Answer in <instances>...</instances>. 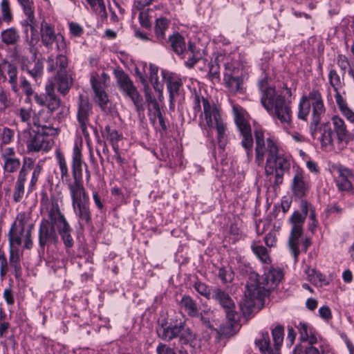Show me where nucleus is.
Returning <instances> with one entry per match:
<instances>
[{
  "label": "nucleus",
  "instance_id": "nucleus-10",
  "mask_svg": "<svg viewBox=\"0 0 354 354\" xmlns=\"http://www.w3.org/2000/svg\"><path fill=\"white\" fill-rule=\"evenodd\" d=\"M114 75L116 78L117 85L122 94L125 97L131 99L137 111L140 112L143 111L142 97L139 93L129 75L122 70L115 71Z\"/></svg>",
  "mask_w": 354,
  "mask_h": 354
},
{
  "label": "nucleus",
  "instance_id": "nucleus-31",
  "mask_svg": "<svg viewBox=\"0 0 354 354\" xmlns=\"http://www.w3.org/2000/svg\"><path fill=\"white\" fill-rule=\"evenodd\" d=\"M302 234L303 232L301 231H290V234L288 239V246L294 257L295 263L297 262L298 256L300 253L299 245L301 243Z\"/></svg>",
  "mask_w": 354,
  "mask_h": 354
},
{
  "label": "nucleus",
  "instance_id": "nucleus-43",
  "mask_svg": "<svg viewBox=\"0 0 354 354\" xmlns=\"http://www.w3.org/2000/svg\"><path fill=\"white\" fill-rule=\"evenodd\" d=\"M251 248L255 255L261 260L262 263H270V258L268 255V250L265 247L259 245L257 242H254L251 245Z\"/></svg>",
  "mask_w": 354,
  "mask_h": 354
},
{
  "label": "nucleus",
  "instance_id": "nucleus-20",
  "mask_svg": "<svg viewBox=\"0 0 354 354\" xmlns=\"http://www.w3.org/2000/svg\"><path fill=\"white\" fill-rule=\"evenodd\" d=\"M85 163L82 160V153L80 147L75 144L72 153V182H82L83 169L85 168Z\"/></svg>",
  "mask_w": 354,
  "mask_h": 354
},
{
  "label": "nucleus",
  "instance_id": "nucleus-57",
  "mask_svg": "<svg viewBox=\"0 0 354 354\" xmlns=\"http://www.w3.org/2000/svg\"><path fill=\"white\" fill-rule=\"evenodd\" d=\"M23 8L26 17H30L32 19L34 15L33 2L32 0H17Z\"/></svg>",
  "mask_w": 354,
  "mask_h": 354
},
{
  "label": "nucleus",
  "instance_id": "nucleus-36",
  "mask_svg": "<svg viewBox=\"0 0 354 354\" xmlns=\"http://www.w3.org/2000/svg\"><path fill=\"white\" fill-rule=\"evenodd\" d=\"M167 89L169 93V100L171 106L174 105V99L179 95V90L182 86L181 82L173 77H169L166 79Z\"/></svg>",
  "mask_w": 354,
  "mask_h": 354
},
{
  "label": "nucleus",
  "instance_id": "nucleus-21",
  "mask_svg": "<svg viewBox=\"0 0 354 354\" xmlns=\"http://www.w3.org/2000/svg\"><path fill=\"white\" fill-rule=\"evenodd\" d=\"M6 74L9 77V82L11 84L12 90L15 92L18 91L17 88V68L8 61L2 60L0 62V82H6L7 80Z\"/></svg>",
  "mask_w": 354,
  "mask_h": 354
},
{
  "label": "nucleus",
  "instance_id": "nucleus-8",
  "mask_svg": "<svg viewBox=\"0 0 354 354\" xmlns=\"http://www.w3.org/2000/svg\"><path fill=\"white\" fill-rule=\"evenodd\" d=\"M269 293L261 277L256 272H250L245 285V305L247 307L254 306L256 300H263Z\"/></svg>",
  "mask_w": 354,
  "mask_h": 354
},
{
  "label": "nucleus",
  "instance_id": "nucleus-2",
  "mask_svg": "<svg viewBox=\"0 0 354 354\" xmlns=\"http://www.w3.org/2000/svg\"><path fill=\"white\" fill-rule=\"evenodd\" d=\"M312 107V121L310 131L313 136L317 130V126L320 123L326 113L322 94L317 90H312L308 95L303 96L299 104L298 118L306 120Z\"/></svg>",
  "mask_w": 354,
  "mask_h": 354
},
{
  "label": "nucleus",
  "instance_id": "nucleus-18",
  "mask_svg": "<svg viewBox=\"0 0 354 354\" xmlns=\"http://www.w3.org/2000/svg\"><path fill=\"white\" fill-rule=\"evenodd\" d=\"M212 298L217 301L226 313L227 318L230 321L235 319V304L228 293L223 290L216 288L212 290Z\"/></svg>",
  "mask_w": 354,
  "mask_h": 354
},
{
  "label": "nucleus",
  "instance_id": "nucleus-58",
  "mask_svg": "<svg viewBox=\"0 0 354 354\" xmlns=\"http://www.w3.org/2000/svg\"><path fill=\"white\" fill-rule=\"evenodd\" d=\"M41 170H42V167L39 164L36 165L35 167H34L32 173L31 179H30V181L29 183L30 190H32L35 188V187L38 181L39 177L41 174Z\"/></svg>",
  "mask_w": 354,
  "mask_h": 354
},
{
  "label": "nucleus",
  "instance_id": "nucleus-50",
  "mask_svg": "<svg viewBox=\"0 0 354 354\" xmlns=\"http://www.w3.org/2000/svg\"><path fill=\"white\" fill-rule=\"evenodd\" d=\"M86 1L101 18L107 17L104 0H86Z\"/></svg>",
  "mask_w": 354,
  "mask_h": 354
},
{
  "label": "nucleus",
  "instance_id": "nucleus-30",
  "mask_svg": "<svg viewBox=\"0 0 354 354\" xmlns=\"http://www.w3.org/2000/svg\"><path fill=\"white\" fill-rule=\"evenodd\" d=\"M58 91L65 95L73 84V79L67 73H57L55 78Z\"/></svg>",
  "mask_w": 354,
  "mask_h": 354
},
{
  "label": "nucleus",
  "instance_id": "nucleus-47",
  "mask_svg": "<svg viewBox=\"0 0 354 354\" xmlns=\"http://www.w3.org/2000/svg\"><path fill=\"white\" fill-rule=\"evenodd\" d=\"M56 158L61 173V179L66 183V179H71L68 174V169L64 156L61 152H56Z\"/></svg>",
  "mask_w": 354,
  "mask_h": 354
},
{
  "label": "nucleus",
  "instance_id": "nucleus-56",
  "mask_svg": "<svg viewBox=\"0 0 354 354\" xmlns=\"http://www.w3.org/2000/svg\"><path fill=\"white\" fill-rule=\"evenodd\" d=\"M15 132L10 128L4 127L1 133L0 146L6 145L11 142L14 138Z\"/></svg>",
  "mask_w": 354,
  "mask_h": 354
},
{
  "label": "nucleus",
  "instance_id": "nucleus-61",
  "mask_svg": "<svg viewBox=\"0 0 354 354\" xmlns=\"http://www.w3.org/2000/svg\"><path fill=\"white\" fill-rule=\"evenodd\" d=\"M218 277L223 283H230L233 280L234 274L230 270L221 268L218 271Z\"/></svg>",
  "mask_w": 354,
  "mask_h": 354
},
{
  "label": "nucleus",
  "instance_id": "nucleus-41",
  "mask_svg": "<svg viewBox=\"0 0 354 354\" xmlns=\"http://www.w3.org/2000/svg\"><path fill=\"white\" fill-rule=\"evenodd\" d=\"M30 220V214L25 212H20L17 214L15 221L12 224L11 227L12 229L27 230L28 222Z\"/></svg>",
  "mask_w": 354,
  "mask_h": 354
},
{
  "label": "nucleus",
  "instance_id": "nucleus-45",
  "mask_svg": "<svg viewBox=\"0 0 354 354\" xmlns=\"http://www.w3.org/2000/svg\"><path fill=\"white\" fill-rule=\"evenodd\" d=\"M21 167V160L18 158H12L3 161V169L4 174H14L20 170Z\"/></svg>",
  "mask_w": 354,
  "mask_h": 354
},
{
  "label": "nucleus",
  "instance_id": "nucleus-11",
  "mask_svg": "<svg viewBox=\"0 0 354 354\" xmlns=\"http://www.w3.org/2000/svg\"><path fill=\"white\" fill-rule=\"evenodd\" d=\"M290 158L279 152L271 158H266L265 172L267 176L275 174V185L283 183L284 174L290 168Z\"/></svg>",
  "mask_w": 354,
  "mask_h": 354
},
{
  "label": "nucleus",
  "instance_id": "nucleus-1",
  "mask_svg": "<svg viewBox=\"0 0 354 354\" xmlns=\"http://www.w3.org/2000/svg\"><path fill=\"white\" fill-rule=\"evenodd\" d=\"M261 92V102L274 118L283 124H290L292 118L291 102L282 94H277L274 88L269 86L268 80L263 77L259 81Z\"/></svg>",
  "mask_w": 354,
  "mask_h": 354
},
{
  "label": "nucleus",
  "instance_id": "nucleus-7",
  "mask_svg": "<svg viewBox=\"0 0 354 354\" xmlns=\"http://www.w3.org/2000/svg\"><path fill=\"white\" fill-rule=\"evenodd\" d=\"M53 133H44L42 131L27 128L21 133V140L26 144L28 152L48 151L53 145V140L49 136Z\"/></svg>",
  "mask_w": 354,
  "mask_h": 354
},
{
  "label": "nucleus",
  "instance_id": "nucleus-42",
  "mask_svg": "<svg viewBox=\"0 0 354 354\" xmlns=\"http://www.w3.org/2000/svg\"><path fill=\"white\" fill-rule=\"evenodd\" d=\"M255 344L262 353H271L272 349L270 344V337L268 332H262L261 333V337L255 340Z\"/></svg>",
  "mask_w": 354,
  "mask_h": 354
},
{
  "label": "nucleus",
  "instance_id": "nucleus-15",
  "mask_svg": "<svg viewBox=\"0 0 354 354\" xmlns=\"http://www.w3.org/2000/svg\"><path fill=\"white\" fill-rule=\"evenodd\" d=\"M309 188L310 183L304 171L300 167L295 169L291 185L293 194L298 198H302L307 194Z\"/></svg>",
  "mask_w": 354,
  "mask_h": 354
},
{
  "label": "nucleus",
  "instance_id": "nucleus-19",
  "mask_svg": "<svg viewBox=\"0 0 354 354\" xmlns=\"http://www.w3.org/2000/svg\"><path fill=\"white\" fill-rule=\"evenodd\" d=\"M54 220L57 224V233L61 236L66 248H71L74 245V241L71 236L72 228L66 221L64 215L61 212L60 214L54 215Z\"/></svg>",
  "mask_w": 354,
  "mask_h": 354
},
{
  "label": "nucleus",
  "instance_id": "nucleus-60",
  "mask_svg": "<svg viewBox=\"0 0 354 354\" xmlns=\"http://www.w3.org/2000/svg\"><path fill=\"white\" fill-rule=\"evenodd\" d=\"M1 147V156L3 161H6V160H10L12 158H15L16 157V152L13 147H5L3 148V146Z\"/></svg>",
  "mask_w": 354,
  "mask_h": 354
},
{
  "label": "nucleus",
  "instance_id": "nucleus-44",
  "mask_svg": "<svg viewBox=\"0 0 354 354\" xmlns=\"http://www.w3.org/2000/svg\"><path fill=\"white\" fill-rule=\"evenodd\" d=\"M306 220L305 216L298 212L295 211L290 218L289 221L292 225L291 231H301L303 232V225Z\"/></svg>",
  "mask_w": 354,
  "mask_h": 354
},
{
  "label": "nucleus",
  "instance_id": "nucleus-35",
  "mask_svg": "<svg viewBox=\"0 0 354 354\" xmlns=\"http://www.w3.org/2000/svg\"><path fill=\"white\" fill-rule=\"evenodd\" d=\"M224 80L226 87L232 93L243 92L242 79L239 77H234L231 74L225 73Z\"/></svg>",
  "mask_w": 354,
  "mask_h": 354
},
{
  "label": "nucleus",
  "instance_id": "nucleus-17",
  "mask_svg": "<svg viewBox=\"0 0 354 354\" xmlns=\"http://www.w3.org/2000/svg\"><path fill=\"white\" fill-rule=\"evenodd\" d=\"M92 113V105L86 97L80 95L78 100L77 121L84 135H88L87 127L89 125V116Z\"/></svg>",
  "mask_w": 354,
  "mask_h": 354
},
{
  "label": "nucleus",
  "instance_id": "nucleus-54",
  "mask_svg": "<svg viewBox=\"0 0 354 354\" xmlns=\"http://www.w3.org/2000/svg\"><path fill=\"white\" fill-rule=\"evenodd\" d=\"M272 335L274 346L277 348L281 345L283 340V327L281 326H277L272 330Z\"/></svg>",
  "mask_w": 354,
  "mask_h": 354
},
{
  "label": "nucleus",
  "instance_id": "nucleus-33",
  "mask_svg": "<svg viewBox=\"0 0 354 354\" xmlns=\"http://www.w3.org/2000/svg\"><path fill=\"white\" fill-rule=\"evenodd\" d=\"M169 43L172 50L177 55H183L185 51V38L179 33L175 32L169 37Z\"/></svg>",
  "mask_w": 354,
  "mask_h": 354
},
{
  "label": "nucleus",
  "instance_id": "nucleus-38",
  "mask_svg": "<svg viewBox=\"0 0 354 354\" xmlns=\"http://www.w3.org/2000/svg\"><path fill=\"white\" fill-rule=\"evenodd\" d=\"M1 41L6 45H15L19 41L20 36L15 28H10L1 32Z\"/></svg>",
  "mask_w": 354,
  "mask_h": 354
},
{
  "label": "nucleus",
  "instance_id": "nucleus-29",
  "mask_svg": "<svg viewBox=\"0 0 354 354\" xmlns=\"http://www.w3.org/2000/svg\"><path fill=\"white\" fill-rule=\"evenodd\" d=\"M283 272L279 268L270 269L267 273L265 274L264 277L261 279L264 281L268 290L274 288L283 278Z\"/></svg>",
  "mask_w": 354,
  "mask_h": 354
},
{
  "label": "nucleus",
  "instance_id": "nucleus-14",
  "mask_svg": "<svg viewBox=\"0 0 354 354\" xmlns=\"http://www.w3.org/2000/svg\"><path fill=\"white\" fill-rule=\"evenodd\" d=\"M333 131L335 134V142L338 149H344L353 139V135L346 128L342 118L338 115L332 117Z\"/></svg>",
  "mask_w": 354,
  "mask_h": 354
},
{
  "label": "nucleus",
  "instance_id": "nucleus-9",
  "mask_svg": "<svg viewBox=\"0 0 354 354\" xmlns=\"http://www.w3.org/2000/svg\"><path fill=\"white\" fill-rule=\"evenodd\" d=\"M255 139V162L258 166H262L264 162L265 156L266 158H271L279 152V148L274 141L268 138L265 140L264 131L257 128L254 131Z\"/></svg>",
  "mask_w": 354,
  "mask_h": 354
},
{
  "label": "nucleus",
  "instance_id": "nucleus-22",
  "mask_svg": "<svg viewBox=\"0 0 354 354\" xmlns=\"http://www.w3.org/2000/svg\"><path fill=\"white\" fill-rule=\"evenodd\" d=\"M338 176L335 182L338 189L341 191L349 192L353 189L352 180L354 179V175L351 170L343 166H339L337 168Z\"/></svg>",
  "mask_w": 354,
  "mask_h": 354
},
{
  "label": "nucleus",
  "instance_id": "nucleus-32",
  "mask_svg": "<svg viewBox=\"0 0 354 354\" xmlns=\"http://www.w3.org/2000/svg\"><path fill=\"white\" fill-rule=\"evenodd\" d=\"M101 131L102 137L110 142L114 151H117L118 142L122 139V134L109 125L105 126Z\"/></svg>",
  "mask_w": 354,
  "mask_h": 354
},
{
  "label": "nucleus",
  "instance_id": "nucleus-3",
  "mask_svg": "<svg viewBox=\"0 0 354 354\" xmlns=\"http://www.w3.org/2000/svg\"><path fill=\"white\" fill-rule=\"evenodd\" d=\"M198 125L202 129H215L217 132V140L221 147H224L227 139V125L223 122L221 109L210 102H205L204 111L199 115Z\"/></svg>",
  "mask_w": 354,
  "mask_h": 354
},
{
  "label": "nucleus",
  "instance_id": "nucleus-34",
  "mask_svg": "<svg viewBox=\"0 0 354 354\" xmlns=\"http://www.w3.org/2000/svg\"><path fill=\"white\" fill-rule=\"evenodd\" d=\"M28 17L29 19L28 23L30 24L28 28H30L31 35H30V38H29L28 33L27 35H26V41L29 45L30 53L33 54L34 56L35 57L37 53V50L35 46L38 41V37L36 35L37 30L35 28L36 20H35L34 15H32V20L30 17Z\"/></svg>",
  "mask_w": 354,
  "mask_h": 354
},
{
  "label": "nucleus",
  "instance_id": "nucleus-63",
  "mask_svg": "<svg viewBox=\"0 0 354 354\" xmlns=\"http://www.w3.org/2000/svg\"><path fill=\"white\" fill-rule=\"evenodd\" d=\"M194 288L201 295L207 298H210L212 297V293L211 294L210 290L206 284L201 282H197L195 283Z\"/></svg>",
  "mask_w": 354,
  "mask_h": 354
},
{
  "label": "nucleus",
  "instance_id": "nucleus-48",
  "mask_svg": "<svg viewBox=\"0 0 354 354\" xmlns=\"http://www.w3.org/2000/svg\"><path fill=\"white\" fill-rule=\"evenodd\" d=\"M205 102H209V100L197 93H195L193 96V109L194 112V118L195 119L198 114L201 115V113L204 111V104Z\"/></svg>",
  "mask_w": 354,
  "mask_h": 354
},
{
  "label": "nucleus",
  "instance_id": "nucleus-27",
  "mask_svg": "<svg viewBox=\"0 0 354 354\" xmlns=\"http://www.w3.org/2000/svg\"><path fill=\"white\" fill-rule=\"evenodd\" d=\"M47 70L48 71L52 72L57 69V73H67L66 68L68 64V58L63 53L57 55L55 59L53 55H50L47 59Z\"/></svg>",
  "mask_w": 354,
  "mask_h": 354
},
{
  "label": "nucleus",
  "instance_id": "nucleus-51",
  "mask_svg": "<svg viewBox=\"0 0 354 354\" xmlns=\"http://www.w3.org/2000/svg\"><path fill=\"white\" fill-rule=\"evenodd\" d=\"M329 82L335 91H339L344 85V79L341 78L335 70H330L328 74Z\"/></svg>",
  "mask_w": 354,
  "mask_h": 354
},
{
  "label": "nucleus",
  "instance_id": "nucleus-23",
  "mask_svg": "<svg viewBox=\"0 0 354 354\" xmlns=\"http://www.w3.org/2000/svg\"><path fill=\"white\" fill-rule=\"evenodd\" d=\"M182 322L178 324H168L162 323L156 329L158 337L162 340L169 342L178 337L181 332Z\"/></svg>",
  "mask_w": 354,
  "mask_h": 354
},
{
  "label": "nucleus",
  "instance_id": "nucleus-26",
  "mask_svg": "<svg viewBox=\"0 0 354 354\" xmlns=\"http://www.w3.org/2000/svg\"><path fill=\"white\" fill-rule=\"evenodd\" d=\"M31 125L33 129L42 131L44 133H54L55 129L47 124L45 113L39 111L37 113L33 112L31 120Z\"/></svg>",
  "mask_w": 354,
  "mask_h": 354
},
{
  "label": "nucleus",
  "instance_id": "nucleus-37",
  "mask_svg": "<svg viewBox=\"0 0 354 354\" xmlns=\"http://www.w3.org/2000/svg\"><path fill=\"white\" fill-rule=\"evenodd\" d=\"M27 180V178L21 175H17V180L15 185L12 198L15 202H20L25 194V183Z\"/></svg>",
  "mask_w": 354,
  "mask_h": 354
},
{
  "label": "nucleus",
  "instance_id": "nucleus-49",
  "mask_svg": "<svg viewBox=\"0 0 354 354\" xmlns=\"http://www.w3.org/2000/svg\"><path fill=\"white\" fill-rule=\"evenodd\" d=\"M9 261L10 266L15 270L16 277H18L20 275L21 268L19 263L17 248H10Z\"/></svg>",
  "mask_w": 354,
  "mask_h": 354
},
{
  "label": "nucleus",
  "instance_id": "nucleus-12",
  "mask_svg": "<svg viewBox=\"0 0 354 354\" xmlns=\"http://www.w3.org/2000/svg\"><path fill=\"white\" fill-rule=\"evenodd\" d=\"M40 34L41 43L47 49L51 50L55 44L57 51H65L66 43L64 36L60 33L56 34L53 26L44 20L41 23Z\"/></svg>",
  "mask_w": 354,
  "mask_h": 354
},
{
  "label": "nucleus",
  "instance_id": "nucleus-52",
  "mask_svg": "<svg viewBox=\"0 0 354 354\" xmlns=\"http://www.w3.org/2000/svg\"><path fill=\"white\" fill-rule=\"evenodd\" d=\"M180 341L182 344H187L195 339V334L189 328H185L184 323L182 322V329L180 333Z\"/></svg>",
  "mask_w": 354,
  "mask_h": 354
},
{
  "label": "nucleus",
  "instance_id": "nucleus-64",
  "mask_svg": "<svg viewBox=\"0 0 354 354\" xmlns=\"http://www.w3.org/2000/svg\"><path fill=\"white\" fill-rule=\"evenodd\" d=\"M70 33L74 37H80L84 33L83 28L76 22L68 24Z\"/></svg>",
  "mask_w": 354,
  "mask_h": 354
},
{
  "label": "nucleus",
  "instance_id": "nucleus-16",
  "mask_svg": "<svg viewBox=\"0 0 354 354\" xmlns=\"http://www.w3.org/2000/svg\"><path fill=\"white\" fill-rule=\"evenodd\" d=\"M35 100L41 106H46L50 111H55L60 106V99L55 93V84L53 82L46 85V94L44 95H35Z\"/></svg>",
  "mask_w": 354,
  "mask_h": 354
},
{
  "label": "nucleus",
  "instance_id": "nucleus-5",
  "mask_svg": "<svg viewBox=\"0 0 354 354\" xmlns=\"http://www.w3.org/2000/svg\"><path fill=\"white\" fill-rule=\"evenodd\" d=\"M61 214V210L57 203H53L48 212V218H43L39 227L38 241L39 245L44 250L45 246L56 244L59 241L57 232V224L54 220V215Z\"/></svg>",
  "mask_w": 354,
  "mask_h": 354
},
{
  "label": "nucleus",
  "instance_id": "nucleus-62",
  "mask_svg": "<svg viewBox=\"0 0 354 354\" xmlns=\"http://www.w3.org/2000/svg\"><path fill=\"white\" fill-rule=\"evenodd\" d=\"M1 12H2V17L4 21L7 22H10L12 19V15L10 10L9 3L7 0H3L1 3Z\"/></svg>",
  "mask_w": 354,
  "mask_h": 354
},
{
  "label": "nucleus",
  "instance_id": "nucleus-39",
  "mask_svg": "<svg viewBox=\"0 0 354 354\" xmlns=\"http://www.w3.org/2000/svg\"><path fill=\"white\" fill-rule=\"evenodd\" d=\"M182 307L184 308L185 310L191 317H198V310L196 302L189 296L185 295L182 297L180 301Z\"/></svg>",
  "mask_w": 354,
  "mask_h": 354
},
{
  "label": "nucleus",
  "instance_id": "nucleus-13",
  "mask_svg": "<svg viewBox=\"0 0 354 354\" xmlns=\"http://www.w3.org/2000/svg\"><path fill=\"white\" fill-rule=\"evenodd\" d=\"M33 225L28 226L27 230L10 228L8 232V241L10 248H17L24 243V248L30 250L32 248V230Z\"/></svg>",
  "mask_w": 354,
  "mask_h": 354
},
{
  "label": "nucleus",
  "instance_id": "nucleus-53",
  "mask_svg": "<svg viewBox=\"0 0 354 354\" xmlns=\"http://www.w3.org/2000/svg\"><path fill=\"white\" fill-rule=\"evenodd\" d=\"M32 114V109L21 108L19 111L18 115L21 122L27 123V128H32L31 125Z\"/></svg>",
  "mask_w": 354,
  "mask_h": 354
},
{
  "label": "nucleus",
  "instance_id": "nucleus-25",
  "mask_svg": "<svg viewBox=\"0 0 354 354\" xmlns=\"http://www.w3.org/2000/svg\"><path fill=\"white\" fill-rule=\"evenodd\" d=\"M92 88L95 93V101L102 110L106 108L109 102V97L102 87L101 83L96 78L92 77L91 79Z\"/></svg>",
  "mask_w": 354,
  "mask_h": 354
},
{
  "label": "nucleus",
  "instance_id": "nucleus-28",
  "mask_svg": "<svg viewBox=\"0 0 354 354\" xmlns=\"http://www.w3.org/2000/svg\"><path fill=\"white\" fill-rule=\"evenodd\" d=\"M295 327L299 331L301 341L308 342L310 345H313L317 343V339L313 328L302 322H299L297 325L295 324Z\"/></svg>",
  "mask_w": 354,
  "mask_h": 354
},
{
  "label": "nucleus",
  "instance_id": "nucleus-6",
  "mask_svg": "<svg viewBox=\"0 0 354 354\" xmlns=\"http://www.w3.org/2000/svg\"><path fill=\"white\" fill-rule=\"evenodd\" d=\"M232 112L235 124L242 136L241 145L245 151L248 162H250L253 158L254 145L251 126L249 122L245 118V111L241 106L233 104Z\"/></svg>",
  "mask_w": 354,
  "mask_h": 354
},
{
  "label": "nucleus",
  "instance_id": "nucleus-46",
  "mask_svg": "<svg viewBox=\"0 0 354 354\" xmlns=\"http://www.w3.org/2000/svg\"><path fill=\"white\" fill-rule=\"evenodd\" d=\"M169 21L166 18H159L156 19L155 26V33L159 40L165 38V31L168 29Z\"/></svg>",
  "mask_w": 354,
  "mask_h": 354
},
{
  "label": "nucleus",
  "instance_id": "nucleus-4",
  "mask_svg": "<svg viewBox=\"0 0 354 354\" xmlns=\"http://www.w3.org/2000/svg\"><path fill=\"white\" fill-rule=\"evenodd\" d=\"M66 185L71 198L72 207L80 221L90 222L89 196L86 192L82 182H72L66 179Z\"/></svg>",
  "mask_w": 354,
  "mask_h": 354
},
{
  "label": "nucleus",
  "instance_id": "nucleus-40",
  "mask_svg": "<svg viewBox=\"0 0 354 354\" xmlns=\"http://www.w3.org/2000/svg\"><path fill=\"white\" fill-rule=\"evenodd\" d=\"M33 65L29 68L28 66H25V71H26L32 78L37 79L43 74V62L41 59H37V55H33Z\"/></svg>",
  "mask_w": 354,
  "mask_h": 354
},
{
  "label": "nucleus",
  "instance_id": "nucleus-59",
  "mask_svg": "<svg viewBox=\"0 0 354 354\" xmlns=\"http://www.w3.org/2000/svg\"><path fill=\"white\" fill-rule=\"evenodd\" d=\"M209 78L212 81L216 80H218L220 77V67L216 62H211L209 64Z\"/></svg>",
  "mask_w": 354,
  "mask_h": 354
},
{
  "label": "nucleus",
  "instance_id": "nucleus-55",
  "mask_svg": "<svg viewBox=\"0 0 354 354\" xmlns=\"http://www.w3.org/2000/svg\"><path fill=\"white\" fill-rule=\"evenodd\" d=\"M34 160L31 158H24L21 169L19 171L18 174L27 178L29 171L34 169Z\"/></svg>",
  "mask_w": 354,
  "mask_h": 354
},
{
  "label": "nucleus",
  "instance_id": "nucleus-24",
  "mask_svg": "<svg viewBox=\"0 0 354 354\" xmlns=\"http://www.w3.org/2000/svg\"><path fill=\"white\" fill-rule=\"evenodd\" d=\"M320 136L319 140L322 149H330L334 144L333 131L328 122L323 123L318 127Z\"/></svg>",
  "mask_w": 354,
  "mask_h": 354
}]
</instances>
